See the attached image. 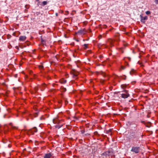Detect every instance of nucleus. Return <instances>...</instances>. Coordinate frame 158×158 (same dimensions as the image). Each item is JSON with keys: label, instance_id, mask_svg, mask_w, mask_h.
<instances>
[{"label": "nucleus", "instance_id": "1", "mask_svg": "<svg viewBox=\"0 0 158 158\" xmlns=\"http://www.w3.org/2000/svg\"><path fill=\"white\" fill-rule=\"evenodd\" d=\"M53 122L54 124H56L55 126L56 128L59 129L62 127L63 123H62V121H60L57 118H55L53 120Z\"/></svg>", "mask_w": 158, "mask_h": 158}, {"label": "nucleus", "instance_id": "2", "mask_svg": "<svg viewBox=\"0 0 158 158\" xmlns=\"http://www.w3.org/2000/svg\"><path fill=\"white\" fill-rule=\"evenodd\" d=\"M140 150V148L139 147H133L131 148V151L137 154L139 152Z\"/></svg>", "mask_w": 158, "mask_h": 158}, {"label": "nucleus", "instance_id": "3", "mask_svg": "<svg viewBox=\"0 0 158 158\" xmlns=\"http://www.w3.org/2000/svg\"><path fill=\"white\" fill-rule=\"evenodd\" d=\"M141 16V21L143 23H144L145 22V20H147L148 19V16H145L144 17H143Z\"/></svg>", "mask_w": 158, "mask_h": 158}, {"label": "nucleus", "instance_id": "4", "mask_svg": "<svg viewBox=\"0 0 158 158\" xmlns=\"http://www.w3.org/2000/svg\"><path fill=\"white\" fill-rule=\"evenodd\" d=\"M52 156V154L51 153H48L45 154L44 158H50Z\"/></svg>", "mask_w": 158, "mask_h": 158}, {"label": "nucleus", "instance_id": "5", "mask_svg": "<svg viewBox=\"0 0 158 158\" xmlns=\"http://www.w3.org/2000/svg\"><path fill=\"white\" fill-rule=\"evenodd\" d=\"M37 131V130L36 127H34L33 128L30 129L29 130V132L31 133L32 134H33L34 132H36Z\"/></svg>", "mask_w": 158, "mask_h": 158}, {"label": "nucleus", "instance_id": "6", "mask_svg": "<svg viewBox=\"0 0 158 158\" xmlns=\"http://www.w3.org/2000/svg\"><path fill=\"white\" fill-rule=\"evenodd\" d=\"M26 38L25 36H21L19 37V40L20 41H24L26 40Z\"/></svg>", "mask_w": 158, "mask_h": 158}, {"label": "nucleus", "instance_id": "7", "mask_svg": "<svg viewBox=\"0 0 158 158\" xmlns=\"http://www.w3.org/2000/svg\"><path fill=\"white\" fill-rule=\"evenodd\" d=\"M129 96V95L126 92V94H122L121 96L122 98H127Z\"/></svg>", "mask_w": 158, "mask_h": 158}, {"label": "nucleus", "instance_id": "8", "mask_svg": "<svg viewBox=\"0 0 158 158\" xmlns=\"http://www.w3.org/2000/svg\"><path fill=\"white\" fill-rule=\"evenodd\" d=\"M78 32L80 34H85L86 33V31L85 30L83 29L82 30L79 31Z\"/></svg>", "mask_w": 158, "mask_h": 158}, {"label": "nucleus", "instance_id": "9", "mask_svg": "<svg viewBox=\"0 0 158 158\" xmlns=\"http://www.w3.org/2000/svg\"><path fill=\"white\" fill-rule=\"evenodd\" d=\"M46 86V85L45 84L42 85L41 86H39V88L40 89L41 91H43L44 90L43 88H44Z\"/></svg>", "mask_w": 158, "mask_h": 158}, {"label": "nucleus", "instance_id": "10", "mask_svg": "<svg viewBox=\"0 0 158 158\" xmlns=\"http://www.w3.org/2000/svg\"><path fill=\"white\" fill-rule=\"evenodd\" d=\"M112 41H113L111 39L109 40V42L111 46H113V44H112Z\"/></svg>", "mask_w": 158, "mask_h": 158}, {"label": "nucleus", "instance_id": "11", "mask_svg": "<svg viewBox=\"0 0 158 158\" xmlns=\"http://www.w3.org/2000/svg\"><path fill=\"white\" fill-rule=\"evenodd\" d=\"M135 71V70H134V69H132L131 71L130 72V73L131 75L132 74L134 73Z\"/></svg>", "mask_w": 158, "mask_h": 158}, {"label": "nucleus", "instance_id": "12", "mask_svg": "<svg viewBox=\"0 0 158 158\" xmlns=\"http://www.w3.org/2000/svg\"><path fill=\"white\" fill-rule=\"evenodd\" d=\"M88 45V44H85L84 45V48L85 49H86L87 48Z\"/></svg>", "mask_w": 158, "mask_h": 158}, {"label": "nucleus", "instance_id": "13", "mask_svg": "<svg viewBox=\"0 0 158 158\" xmlns=\"http://www.w3.org/2000/svg\"><path fill=\"white\" fill-rule=\"evenodd\" d=\"M66 81L65 80H62L61 81V83H66Z\"/></svg>", "mask_w": 158, "mask_h": 158}, {"label": "nucleus", "instance_id": "14", "mask_svg": "<svg viewBox=\"0 0 158 158\" xmlns=\"http://www.w3.org/2000/svg\"><path fill=\"white\" fill-rule=\"evenodd\" d=\"M42 3L43 4V5H45L47 4V2L46 1H43V2H42Z\"/></svg>", "mask_w": 158, "mask_h": 158}, {"label": "nucleus", "instance_id": "15", "mask_svg": "<svg viewBox=\"0 0 158 158\" xmlns=\"http://www.w3.org/2000/svg\"><path fill=\"white\" fill-rule=\"evenodd\" d=\"M39 68L41 69H42L43 68V66L42 65H40L39 66Z\"/></svg>", "mask_w": 158, "mask_h": 158}, {"label": "nucleus", "instance_id": "16", "mask_svg": "<svg viewBox=\"0 0 158 158\" xmlns=\"http://www.w3.org/2000/svg\"><path fill=\"white\" fill-rule=\"evenodd\" d=\"M77 73H74L73 74V77H76L77 75Z\"/></svg>", "mask_w": 158, "mask_h": 158}, {"label": "nucleus", "instance_id": "17", "mask_svg": "<svg viewBox=\"0 0 158 158\" xmlns=\"http://www.w3.org/2000/svg\"><path fill=\"white\" fill-rule=\"evenodd\" d=\"M126 86V85H121V87L122 88H124Z\"/></svg>", "mask_w": 158, "mask_h": 158}, {"label": "nucleus", "instance_id": "18", "mask_svg": "<svg viewBox=\"0 0 158 158\" xmlns=\"http://www.w3.org/2000/svg\"><path fill=\"white\" fill-rule=\"evenodd\" d=\"M146 13L147 15H149L150 13V11H148L146 12Z\"/></svg>", "mask_w": 158, "mask_h": 158}, {"label": "nucleus", "instance_id": "19", "mask_svg": "<svg viewBox=\"0 0 158 158\" xmlns=\"http://www.w3.org/2000/svg\"><path fill=\"white\" fill-rule=\"evenodd\" d=\"M155 2L156 4H158V0H155Z\"/></svg>", "mask_w": 158, "mask_h": 158}, {"label": "nucleus", "instance_id": "20", "mask_svg": "<svg viewBox=\"0 0 158 158\" xmlns=\"http://www.w3.org/2000/svg\"><path fill=\"white\" fill-rule=\"evenodd\" d=\"M121 68L123 69H125V67L123 66H122Z\"/></svg>", "mask_w": 158, "mask_h": 158}, {"label": "nucleus", "instance_id": "21", "mask_svg": "<svg viewBox=\"0 0 158 158\" xmlns=\"http://www.w3.org/2000/svg\"><path fill=\"white\" fill-rule=\"evenodd\" d=\"M111 131V130H109L108 131H107V132H108V133H109V132H110Z\"/></svg>", "mask_w": 158, "mask_h": 158}, {"label": "nucleus", "instance_id": "22", "mask_svg": "<svg viewBox=\"0 0 158 158\" xmlns=\"http://www.w3.org/2000/svg\"><path fill=\"white\" fill-rule=\"evenodd\" d=\"M3 142L4 143H6V140H5V141L4 140H3Z\"/></svg>", "mask_w": 158, "mask_h": 158}, {"label": "nucleus", "instance_id": "23", "mask_svg": "<svg viewBox=\"0 0 158 158\" xmlns=\"http://www.w3.org/2000/svg\"><path fill=\"white\" fill-rule=\"evenodd\" d=\"M103 73V76H105V74L104 73Z\"/></svg>", "mask_w": 158, "mask_h": 158}, {"label": "nucleus", "instance_id": "24", "mask_svg": "<svg viewBox=\"0 0 158 158\" xmlns=\"http://www.w3.org/2000/svg\"><path fill=\"white\" fill-rule=\"evenodd\" d=\"M35 90H37V88H35Z\"/></svg>", "mask_w": 158, "mask_h": 158}, {"label": "nucleus", "instance_id": "25", "mask_svg": "<svg viewBox=\"0 0 158 158\" xmlns=\"http://www.w3.org/2000/svg\"><path fill=\"white\" fill-rule=\"evenodd\" d=\"M140 64L141 66H142V64Z\"/></svg>", "mask_w": 158, "mask_h": 158}, {"label": "nucleus", "instance_id": "26", "mask_svg": "<svg viewBox=\"0 0 158 158\" xmlns=\"http://www.w3.org/2000/svg\"><path fill=\"white\" fill-rule=\"evenodd\" d=\"M8 146H9V147H10V145H9V144L8 145Z\"/></svg>", "mask_w": 158, "mask_h": 158}, {"label": "nucleus", "instance_id": "27", "mask_svg": "<svg viewBox=\"0 0 158 158\" xmlns=\"http://www.w3.org/2000/svg\"><path fill=\"white\" fill-rule=\"evenodd\" d=\"M37 1H38L39 0H36Z\"/></svg>", "mask_w": 158, "mask_h": 158}, {"label": "nucleus", "instance_id": "28", "mask_svg": "<svg viewBox=\"0 0 158 158\" xmlns=\"http://www.w3.org/2000/svg\"><path fill=\"white\" fill-rule=\"evenodd\" d=\"M65 90H66V89H64Z\"/></svg>", "mask_w": 158, "mask_h": 158}]
</instances>
